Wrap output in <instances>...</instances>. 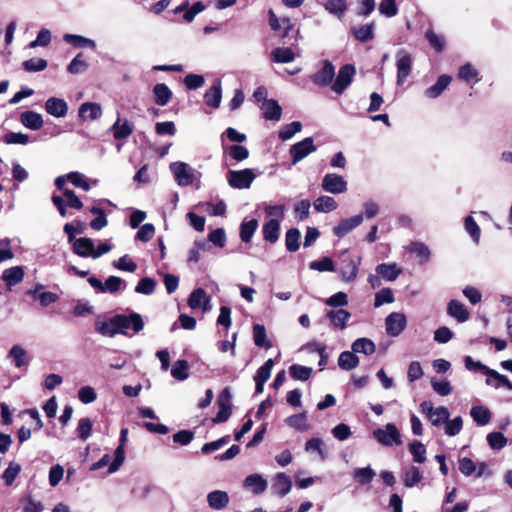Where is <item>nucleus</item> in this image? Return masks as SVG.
<instances>
[{
	"label": "nucleus",
	"instance_id": "nucleus-7",
	"mask_svg": "<svg viewBox=\"0 0 512 512\" xmlns=\"http://www.w3.org/2000/svg\"><path fill=\"white\" fill-rule=\"evenodd\" d=\"M407 326V318L401 312H393L385 319L386 333L391 337L399 336Z\"/></svg>",
	"mask_w": 512,
	"mask_h": 512
},
{
	"label": "nucleus",
	"instance_id": "nucleus-56",
	"mask_svg": "<svg viewBox=\"0 0 512 512\" xmlns=\"http://www.w3.org/2000/svg\"><path fill=\"white\" fill-rule=\"evenodd\" d=\"M286 422L289 426L300 431H306L309 427L305 413L292 415L286 419Z\"/></svg>",
	"mask_w": 512,
	"mask_h": 512
},
{
	"label": "nucleus",
	"instance_id": "nucleus-26",
	"mask_svg": "<svg viewBox=\"0 0 512 512\" xmlns=\"http://www.w3.org/2000/svg\"><path fill=\"white\" fill-rule=\"evenodd\" d=\"M267 481L259 474H251L244 480V487L254 494H261L267 489Z\"/></svg>",
	"mask_w": 512,
	"mask_h": 512
},
{
	"label": "nucleus",
	"instance_id": "nucleus-9",
	"mask_svg": "<svg viewBox=\"0 0 512 512\" xmlns=\"http://www.w3.org/2000/svg\"><path fill=\"white\" fill-rule=\"evenodd\" d=\"M334 77V65L329 60H324L321 68L311 76V80L318 87H326L332 83Z\"/></svg>",
	"mask_w": 512,
	"mask_h": 512
},
{
	"label": "nucleus",
	"instance_id": "nucleus-8",
	"mask_svg": "<svg viewBox=\"0 0 512 512\" xmlns=\"http://www.w3.org/2000/svg\"><path fill=\"white\" fill-rule=\"evenodd\" d=\"M321 187L328 193L341 194L347 191V182L341 175L328 173L323 177Z\"/></svg>",
	"mask_w": 512,
	"mask_h": 512
},
{
	"label": "nucleus",
	"instance_id": "nucleus-31",
	"mask_svg": "<svg viewBox=\"0 0 512 512\" xmlns=\"http://www.w3.org/2000/svg\"><path fill=\"white\" fill-rule=\"evenodd\" d=\"M155 103L159 106H165L172 98V91L164 83L156 84L153 88Z\"/></svg>",
	"mask_w": 512,
	"mask_h": 512
},
{
	"label": "nucleus",
	"instance_id": "nucleus-19",
	"mask_svg": "<svg viewBox=\"0 0 512 512\" xmlns=\"http://www.w3.org/2000/svg\"><path fill=\"white\" fill-rule=\"evenodd\" d=\"M209 302L210 299L202 288L194 289L188 298V305L191 309L202 308L204 312L208 310Z\"/></svg>",
	"mask_w": 512,
	"mask_h": 512
},
{
	"label": "nucleus",
	"instance_id": "nucleus-54",
	"mask_svg": "<svg viewBox=\"0 0 512 512\" xmlns=\"http://www.w3.org/2000/svg\"><path fill=\"white\" fill-rule=\"evenodd\" d=\"M302 124L299 121L291 122L281 128L279 138L283 141L291 139L296 133L300 132Z\"/></svg>",
	"mask_w": 512,
	"mask_h": 512
},
{
	"label": "nucleus",
	"instance_id": "nucleus-13",
	"mask_svg": "<svg viewBox=\"0 0 512 512\" xmlns=\"http://www.w3.org/2000/svg\"><path fill=\"white\" fill-rule=\"evenodd\" d=\"M268 17L271 29L275 32H282L283 37L287 36L294 26L291 18H278L272 9L268 10Z\"/></svg>",
	"mask_w": 512,
	"mask_h": 512
},
{
	"label": "nucleus",
	"instance_id": "nucleus-50",
	"mask_svg": "<svg viewBox=\"0 0 512 512\" xmlns=\"http://www.w3.org/2000/svg\"><path fill=\"white\" fill-rule=\"evenodd\" d=\"M422 479L421 470L418 467L411 466L404 473V485L413 487Z\"/></svg>",
	"mask_w": 512,
	"mask_h": 512
},
{
	"label": "nucleus",
	"instance_id": "nucleus-2",
	"mask_svg": "<svg viewBox=\"0 0 512 512\" xmlns=\"http://www.w3.org/2000/svg\"><path fill=\"white\" fill-rule=\"evenodd\" d=\"M255 178L256 175L251 169L230 170L227 173V181L229 185L236 189L249 188Z\"/></svg>",
	"mask_w": 512,
	"mask_h": 512
},
{
	"label": "nucleus",
	"instance_id": "nucleus-18",
	"mask_svg": "<svg viewBox=\"0 0 512 512\" xmlns=\"http://www.w3.org/2000/svg\"><path fill=\"white\" fill-rule=\"evenodd\" d=\"M260 109L266 120L279 121L281 119L282 108L274 99L265 100L261 104Z\"/></svg>",
	"mask_w": 512,
	"mask_h": 512
},
{
	"label": "nucleus",
	"instance_id": "nucleus-41",
	"mask_svg": "<svg viewBox=\"0 0 512 512\" xmlns=\"http://www.w3.org/2000/svg\"><path fill=\"white\" fill-rule=\"evenodd\" d=\"M271 58L277 63H289L294 60V53L290 48L279 47L271 52Z\"/></svg>",
	"mask_w": 512,
	"mask_h": 512
},
{
	"label": "nucleus",
	"instance_id": "nucleus-49",
	"mask_svg": "<svg viewBox=\"0 0 512 512\" xmlns=\"http://www.w3.org/2000/svg\"><path fill=\"white\" fill-rule=\"evenodd\" d=\"M458 77L468 83H477L479 81L478 71L470 63L460 67Z\"/></svg>",
	"mask_w": 512,
	"mask_h": 512
},
{
	"label": "nucleus",
	"instance_id": "nucleus-22",
	"mask_svg": "<svg viewBox=\"0 0 512 512\" xmlns=\"http://www.w3.org/2000/svg\"><path fill=\"white\" fill-rule=\"evenodd\" d=\"M207 502L210 508L214 510H222L229 503V495L222 490H214L207 495Z\"/></svg>",
	"mask_w": 512,
	"mask_h": 512
},
{
	"label": "nucleus",
	"instance_id": "nucleus-58",
	"mask_svg": "<svg viewBox=\"0 0 512 512\" xmlns=\"http://www.w3.org/2000/svg\"><path fill=\"white\" fill-rule=\"evenodd\" d=\"M464 227H465L466 232L471 236L473 241L477 244L480 239L481 231L472 216H467L465 218Z\"/></svg>",
	"mask_w": 512,
	"mask_h": 512
},
{
	"label": "nucleus",
	"instance_id": "nucleus-23",
	"mask_svg": "<svg viewBox=\"0 0 512 512\" xmlns=\"http://www.w3.org/2000/svg\"><path fill=\"white\" fill-rule=\"evenodd\" d=\"M95 329L98 333L106 337H114L116 334H119L115 316L108 320L98 318L95 322Z\"/></svg>",
	"mask_w": 512,
	"mask_h": 512
},
{
	"label": "nucleus",
	"instance_id": "nucleus-35",
	"mask_svg": "<svg viewBox=\"0 0 512 512\" xmlns=\"http://www.w3.org/2000/svg\"><path fill=\"white\" fill-rule=\"evenodd\" d=\"M354 353H362L364 355H372L376 351V346L369 338H358L351 346Z\"/></svg>",
	"mask_w": 512,
	"mask_h": 512
},
{
	"label": "nucleus",
	"instance_id": "nucleus-12",
	"mask_svg": "<svg viewBox=\"0 0 512 512\" xmlns=\"http://www.w3.org/2000/svg\"><path fill=\"white\" fill-rule=\"evenodd\" d=\"M363 218L362 214H357L350 218L342 219L338 225L333 227L334 235L338 238L345 237L362 223Z\"/></svg>",
	"mask_w": 512,
	"mask_h": 512
},
{
	"label": "nucleus",
	"instance_id": "nucleus-48",
	"mask_svg": "<svg viewBox=\"0 0 512 512\" xmlns=\"http://www.w3.org/2000/svg\"><path fill=\"white\" fill-rule=\"evenodd\" d=\"M258 222L255 219L243 221L240 229V237L243 242H249L256 231Z\"/></svg>",
	"mask_w": 512,
	"mask_h": 512
},
{
	"label": "nucleus",
	"instance_id": "nucleus-55",
	"mask_svg": "<svg viewBox=\"0 0 512 512\" xmlns=\"http://www.w3.org/2000/svg\"><path fill=\"white\" fill-rule=\"evenodd\" d=\"M300 231L296 228H292L286 233V248L290 252H295L299 249Z\"/></svg>",
	"mask_w": 512,
	"mask_h": 512
},
{
	"label": "nucleus",
	"instance_id": "nucleus-25",
	"mask_svg": "<svg viewBox=\"0 0 512 512\" xmlns=\"http://www.w3.org/2000/svg\"><path fill=\"white\" fill-rule=\"evenodd\" d=\"M94 242L92 239L87 237H81L74 241L73 251L75 254L81 257H92L93 258Z\"/></svg>",
	"mask_w": 512,
	"mask_h": 512
},
{
	"label": "nucleus",
	"instance_id": "nucleus-44",
	"mask_svg": "<svg viewBox=\"0 0 512 512\" xmlns=\"http://www.w3.org/2000/svg\"><path fill=\"white\" fill-rule=\"evenodd\" d=\"M373 29H374L373 23L360 25L358 27L353 28V35L355 36V38L357 40L366 42V41L373 39V37H374Z\"/></svg>",
	"mask_w": 512,
	"mask_h": 512
},
{
	"label": "nucleus",
	"instance_id": "nucleus-32",
	"mask_svg": "<svg viewBox=\"0 0 512 512\" xmlns=\"http://www.w3.org/2000/svg\"><path fill=\"white\" fill-rule=\"evenodd\" d=\"M351 317V314L344 309L339 310H330L327 313V318L331 321L332 325L335 328L344 329L346 327V322Z\"/></svg>",
	"mask_w": 512,
	"mask_h": 512
},
{
	"label": "nucleus",
	"instance_id": "nucleus-17",
	"mask_svg": "<svg viewBox=\"0 0 512 512\" xmlns=\"http://www.w3.org/2000/svg\"><path fill=\"white\" fill-rule=\"evenodd\" d=\"M78 115L84 121L97 120L102 115L101 105L94 102H85L80 105Z\"/></svg>",
	"mask_w": 512,
	"mask_h": 512
},
{
	"label": "nucleus",
	"instance_id": "nucleus-60",
	"mask_svg": "<svg viewBox=\"0 0 512 512\" xmlns=\"http://www.w3.org/2000/svg\"><path fill=\"white\" fill-rule=\"evenodd\" d=\"M487 441L492 449L500 450L506 445L507 438L500 432H492L487 435Z\"/></svg>",
	"mask_w": 512,
	"mask_h": 512
},
{
	"label": "nucleus",
	"instance_id": "nucleus-53",
	"mask_svg": "<svg viewBox=\"0 0 512 512\" xmlns=\"http://www.w3.org/2000/svg\"><path fill=\"white\" fill-rule=\"evenodd\" d=\"M410 252L416 254L421 263L429 261L431 255L428 246L422 242H412Z\"/></svg>",
	"mask_w": 512,
	"mask_h": 512
},
{
	"label": "nucleus",
	"instance_id": "nucleus-6",
	"mask_svg": "<svg viewBox=\"0 0 512 512\" xmlns=\"http://www.w3.org/2000/svg\"><path fill=\"white\" fill-rule=\"evenodd\" d=\"M316 146L312 137H307L300 142L295 143L291 146L289 153L292 157V164L295 165L309 154L316 151Z\"/></svg>",
	"mask_w": 512,
	"mask_h": 512
},
{
	"label": "nucleus",
	"instance_id": "nucleus-3",
	"mask_svg": "<svg viewBox=\"0 0 512 512\" xmlns=\"http://www.w3.org/2000/svg\"><path fill=\"white\" fill-rule=\"evenodd\" d=\"M115 317L119 334L126 335V330L129 328H131L134 333H139L144 327L142 317L138 313L133 312L129 315L117 314Z\"/></svg>",
	"mask_w": 512,
	"mask_h": 512
},
{
	"label": "nucleus",
	"instance_id": "nucleus-34",
	"mask_svg": "<svg viewBox=\"0 0 512 512\" xmlns=\"http://www.w3.org/2000/svg\"><path fill=\"white\" fill-rule=\"evenodd\" d=\"M376 272L383 279L387 281H394L398 278V276L402 273V270L397 267L395 263L393 264H379L376 267Z\"/></svg>",
	"mask_w": 512,
	"mask_h": 512
},
{
	"label": "nucleus",
	"instance_id": "nucleus-47",
	"mask_svg": "<svg viewBox=\"0 0 512 512\" xmlns=\"http://www.w3.org/2000/svg\"><path fill=\"white\" fill-rule=\"evenodd\" d=\"M409 451L413 456V460L416 463H424L426 460V448L423 443L419 441H413L409 444Z\"/></svg>",
	"mask_w": 512,
	"mask_h": 512
},
{
	"label": "nucleus",
	"instance_id": "nucleus-5",
	"mask_svg": "<svg viewBox=\"0 0 512 512\" xmlns=\"http://www.w3.org/2000/svg\"><path fill=\"white\" fill-rule=\"evenodd\" d=\"M397 84L402 85L412 71V58L409 53L400 49L396 53Z\"/></svg>",
	"mask_w": 512,
	"mask_h": 512
},
{
	"label": "nucleus",
	"instance_id": "nucleus-52",
	"mask_svg": "<svg viewBox=\"0 0 512 512\" xmlns=\"http://www.w3.org/2000/svg\"><path fill=\"white\" fill-rule=\"evenodd\" d=\"M289 372L292 378L296 380L306 381L311 376L312 368L298 364H293L290 366Z\"/></svg>",
	"mask_w": 512,
	"mask_h": 512
},
{
	"label": "nucleus",
	"instance_id": "nucleus-63",
	"mask_svg": "<svg viewBox=\"0 0 512 512\" xmlns=\"http://www.w3.org/2000/svg\"><path fill=\"white\" fill-rule=\"evenodd\" d=\"M379 12L386 17H394L398 13L395 0H382L379 4Z\"/></svg>",
	"mask_w": 512,
	"mask_h": 512
},
{
	"label": "nucleus",
	"instance_id": "nucleus-57",
	"mask_svg": "<svg viewBox=\"0 0 512 512\" xmlns=\"http://www.w3.org/2000/svg\"><path fill=\"white\" fill-rule=\"evenodd\" d=\"M21 471V466L16 462H10L8 467L3 472L2 478L7 486L12 485L16 477Z\"/></svg>",
	"mask_w": 512,
	"mask_h": 512
},
{
	"label": "nucleus",
	"instance_id": "nucleus-62",
	"mask_svg": "<svg viewBox=\"0 0 512 512\" xmlns=\"http://www.w3.org/2000/svg\"><path fill=\"white\" fill-rule=\"evenodd\" d=\"M462 426H463V420L460 416H458L452 420L448 419L445 422L444 430L448 436H455V435L459 434V432L462 429Z\"/></svg>",
	"mask_w": 512,
	"mask_h": 512
},
{
	"label": "nucleus",
	"instance_id": "nucleus-64",
	"mask_svg": "<svg viewBox=\"0 0 512 512\" xmlns=\"http://www.w3.org/2000/svg\"><path fill=\"white\" fill-rule=\"evenodd\" d=\"M23 512H42L44 507L40 501L34 500L31 496H26L21 500Z\"/></svg>",
	"mask_w": 512,
	"mask_h": 512
},
{
	"label": "nucleus",
	"instance_id": "nucleus-10",
	"mask_svg": "<svg viewBox=\"0 0 512 512\" xmlns=\"http://www.w3.org/2000/svg\"><path fill=\"white\" fill-rule=\"evenodd\" d=\"M355 74V68L351 64L342 66L338 72L335 82L332 85V90L337 94H342L347 87L351 84L353 76Z\"/></svg>",
	"mask_w": 512,
	"mask_h": 512
},
{
	"label": "nucleus",
	"instance_id": "nucleus-37",
	"mask_svg": "<svg viewBox=\"0 0 512 512\" xmlns=\"http://www.w3.org/2000/svg\"><path fill=\"white\" fill-rule=\"evenodd\" d=\"M486 384L494 386L495 388H499L500 385L506 387L508 390H512V383L509 379L495 370H488V378L486 379Z\"/></svg>",
	"mask_w": 512,
	"mask_h": 512
},
{
	"label": "nucleus",
	"instance_id": "nucleus-24",
	"mask_svg": "<svg viewBox=\"0 0 512 512\" xmlns=\"http://www.w3.org/2000/svg\"><path fill=\"white\" fill-rule=\"evenodd\" d=\"M222 99L221 81L215 80L213 85L204 95V101L208 106L218 108Z\"/></svg>",
	"mask_w": 512,
	"mask_h": 512
},
{
	"label": "nucleus",
	"instance_id": "nucleus-40",
	"mask_svg": "<svg viewBox=\"0 0 512 512\" xmlns=\"http://www.w3.org/2000/svg\"><path fill=\"white\" fill-rule=\"evenodd\" d=\"M374 476L375 472L370 466L357 468L353 472L354 480L360 485L369 484L373 480Z\"/></svg>",
	"mask_w": 512,
	"mask_h": 512
},
{
	"label": "nucleus",
	"instance_id": "nucleus-42",
	"mask_svg": "<svg viewBox=\"0 0 512 512\" xmlns=\"http://www.w3.org/2000/svg\"><path fill=\"white\" fill-rule=\"evenodd\" d=\"M112 130L114 132V138L117 140L126 139L133 132V129H132L131 125L128 123V121L125 120L123 123H120L119 117H118L117 121L113 124Z\"/></svg>",
	"mask_w": 512,
	"mask_h": 512
},
{
	"label": "nucleus",
	"instance_id": "nucleus-39",
	"mask_svg": "<svg viewBox=\"0 0 512 512\" xmlns=\"http://www.w3.org/2000/svg\"><path fill=\"white\" fill-rule=\"evenodd\" d=\"M314 208L317 212L328 213L337 208V202L330 196H320L314 201Z\"/></svg>",
	"mask_w": 512,
	"mask_h": 512
},
{
	"label": "nucleus",
	"instance_id": "nucleus-45",
	"mask_svg": "<svg viewBox=\"0 0 512 512\" xmlns=\"http://www.w3.org/2000/svg\"><path fill=\"white\" fill-rule=\"evenodd\" d=\"M324 7L329 13L340 18L347 9V3L346 0H326Z\"/></svg>",
	"mask_w": 512,
	"mask_h": 512
},
{
	"label": "nucleus",
	"instance_id": "nucleus-46",
	"mask_svg": "<svg viewBox=\"0 0 512 512\" xmlns=\"http://www.w3.org/2000/svg\"><path fill=\"white\" fill-rule=\"evenodd\" d=\"M189 365L186 360H178L174 363L171 369V375L179 381H183L188 378Z\"/></svg>",
	"mask_w": 512,
	"mask_h": 512
},
{
	"label": "nucleus",
	"instance_id": "nucleus-27",
	"mask_svg": "<svg viewBox=\"0 0 512 512\" xmlns=\"http://www.w3.org/2000/svg\"><path fill=\"white\" fill-rule=\"evenodd\" d=\"M20 122L26 128L39 130L43 126L42 115L34 111H25L20 115Z\"/></svg>",
	"mask_w": 512,
	"mask_h": 512
},
{
	"label": "nucleus",
	"instance_id": "nucleus-43",
	"mask_svg": "<svg viewBox=\"0 0 512 512\" xmlns=\"http://www.w3.org/2000/svg\"><path fill=\"white\" fill-rule=\"evenodd\" d=\"M470 415L478 425H486L491 418L490 411L484 406L472 407Z\"/></svg>",
	"mask_w": 512,
	"mask_h": 512
},
{
	"label": "nucleus",
	"instance_id": "nucleus-11",
	"mask_svg": "<svg viewBox=\"0 0 512 512\" xmlns=\"http://www.w3.org/2000/svg\"><path fill=\"white\" fill-rule=\"evenodd\" d=\"M377 441L385 446L398 445L401 443L400 433L394 424L388 423L384 429H377L373 432Z\"/></svg>",
	"mask_w": 512,
	"mask_h": 512
},
{
	"label": "nucleus",
	"instance_id": "nucleus-16",
	"mask_svg": "<svg viewBox=\"0 0 512 512\" xmlns=\"http://www.w3.org/2000/svg\"><path fill=\"white\" fill-rule=\"evenodd\" d=\"M292 481L288 475L283 472L277 473L273 479L271 489L276 495L283 497L290 492Z\"/></svg>",
	"mask_w": 512,
	"mask_h": 512
},
{
	"label": "nucleus",
	"instance_id": "nucleus-36",
	"mask_svg": "<svg viewBox=\"0 0 512 512\" xmlns=\"http://www.w3.org/2000/svg\"><path fill=\"white\" fill-rule=\"evenodd\" d=\"M279 228H280V224H279L278 219H271V220L267 221L263 225L264 239L271 243L276 242L279 238Z\"/></svg>",
	"mask_w": 512,
	"mask_h": 512
},
{
	"label": "nucleus",
	"instance_id": "nucleus-20",
	"mask_svg": "<svg viewBox=\"0 0 512 512\" xmlns=\"http://www.w3.org/2000/svg\"><path fill=\"white\" fill-rule=\"evenodd\" d=\"M128 430L126 428L121 430L120 442L121 444L115 449L114 460L109 466V473L116 472L125 460L124 443L126 441Z\"/></svg>",
	"mask_w": 512,
	"mask_h": 512
},
{
	"label": "nucleus",
	"instance_id": "nucleus-1",
	"mask_svg": "<svg viewBox=\"0 0 512 512\" xmlns=\"http://www.w3.org/2000/svg\"><path fill=\"white\" fill-rule=\"evenodd\" d=\"M420 411L427 416L433 426L445 424L450 417L449 410L446 407H434L431 401H423L420 404Z\"/></svg>",
	"mask_w": 512,
	"mask_h": 512
},
{
	"label": "nucleus",
	"instance_id": "nucleus-21",
	"mask_svg": "<svg viewBox=\"0 0 512 512\" xmlns=\"http://www.w3.org/2000/svg\"><path fill=\"white\" fill-rule=\"evenodd\" d=\"M449 316L455 318L459 323L466 322L469 319V311L463 303L458 300H451L447 306Z\"/></svg>",
	"mask_w": 512,
	"mask_h": 512
},
{
	"label": "nucleus",
	"instance_id": "nucleus-61",
	"mask_svg": "<svg viewBox=\"0 0 512 512\" xmlns=\"http://www.w3.org/2000/svg\"><path fill=\"white\" fill-rule=\"evenodd\" d=\"M156 282L149 277L141 279L135 287V292L144 295H150L155 290Z\"/></svg>",
	"mask_w": 512,
	"mask_h": 512
},
{
	"label": "nucleus",
	"instance_id": "nucleus-4",
	"mask_svg": "<svg viewBox=\"0 0 512 512\" xmlns=\"http://www.w3.org/2000/svg\"><path fill=\"white\" fill-rule=\"evenodd\" d=\"M170 170L175 180L180 186H188L193 183L194 169L185 162H173L170 164Z\"/></svg>",
	"mask_w": 512,
	"mask_h": 512
},
{
	"label": "nucleus",
	"instance_id": "nucleus-30",
	"mask_svg": "<svg viewBox=\"0 0 512 512\" xmlns=\"http://www.w3.org/2000/svg\"><path fill=\"white\" fill-rule=\"evenodd\" d=\"M338 365L342 370L351 371L359 365V358L353 350L343 351L339 355Z\"/></svg>",
	"mask_w": 512,
	"mask_h": 512
},
{
	"label": "nucleus",
	"instance_id": "nucleus-33",
	"mask_svg": "<svg viewBox=\"0 0 512 512\" xmlns=\"http://www.w3.org/2000/svg\"><path fill=\"white\" fill-rule=\"evenodd\" d=\"M8 357L12 358L17 368L27 366L29 363L27 351L20 345H14L8 353Z\"/></svg>",
	"mask_w": 512,
	"mask_h": 512
},
{
	"label": "nucleus",
	"instance_id": "nucleus-59",
	"mask_svg": "<svg viewBox=\"0 0 512 512\" xmlns=\"http://www.w3.org/2000/svg\"><path fill=\"white\" fill-rule=\"evenodd\" d=\"M274 366V361L272 359H268L256 372L254 376V381H261L266 383V381L271 376V371Z\"/></svg>",
	"mask_w": 512,
	"mask_h": 512
},
{
	"label": "nucleus",
	"instance_id": "nucleus-51",
	"mask_svg": "<svg viewBox=\"0 0 512 512\" xmlns=\"http://www.w3.org/2000/svg\"><path fill=\"white\" fill-rule=\"evenodd\" d=\"M253 339L258 347L270 348L271 344L266 340V330L263 325L255 324L253 326Z\"/></svg>",
	"mask_w": 512,
	"mask_h": 512
},
{
	"label": "nucleus",
	"instance_id": "nucleus-28",
	"mask_svg": "<svg viewBox=\"0 0 512 512\" xmlns=\"http://www.w3.org/2000/svg\"><path fill=\"white\" fill-rule=\"evenodd\" d=\"M24 278V271L21 266H14L4 270L2 280L8 288L19 284Z\"/></svg>",
	"mask_w": 512,
	"mask_h": 512
},
{
	"label": "nucleus",
	"instance_id": "nucleus-14",
	"mask_svg": "<svg viewBox=\"0 0 512 512\" xmlns=\"http://www.w3.org/2000/svg\"><path fill=\"white\" fill-rule=\"evenodd\" d=\"M360 258L347 257L343 259L342 265L339 268V273L343 281L352 282L358 274V267L360 265Z\"/></svg>",
	"mask_w": 512,
	"mask_h": 512
},
{
	"label": "nucleus",
	"instance_id": "nucleus-29",
	"mask_svg": "<svg viewBox=\"0 0 512 512\" xmlns=\"http://www.w3.org/2000/svg\"><path fill=\"white\" fill-rule=\"evenodd\" d=\"M452 78L448 75H441L437 82L431 87L427 88L424 92V95L429 99H435L439 97L442 92L448 87Z\"/></svg>",
	"mask_w": 512,
	"mask_h": 512
},
{
	"label": "nucleus",
	"instance_id": "nucleus-38",
	"mask_svg": "<svg viewBox=\"0 0 512 512\" xmlns=\"http://www.w3.org/2000/svg\"><path fill=\"white\" fill-rule=\"evenodd\" d=\"M63 39L66 43L71 44L75 47H88L91 49H95L96 47V43L94 40L86 38L81 35L65 34L63 36Z\"/></svg>",
	"mask_w": 512,
	"mask_h": 512
},
{
	"label": "nucleus",
	"instance_id": "nucleus-15",
	"mask_svg": "<svg viewBox=\"0 0 512 512\" xmlns=\"http://www.w3.org/2000/svg\"><path fill=\"white\" fill-rule=\"evenodd\" d=\"M45 110L51 116L62 118L68 112V104L64 99L50 97L45 102Z\"/></svg>",
	"mask_w": 512,
	"mask_h": 512
}]
</instances>
